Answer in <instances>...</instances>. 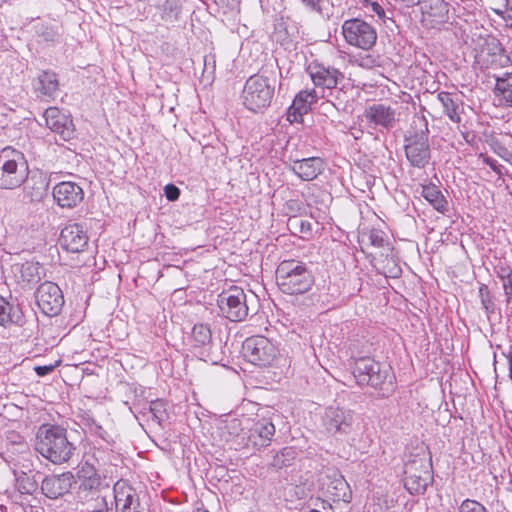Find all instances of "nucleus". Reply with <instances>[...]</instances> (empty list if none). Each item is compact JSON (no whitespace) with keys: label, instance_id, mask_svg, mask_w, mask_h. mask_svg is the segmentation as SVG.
<instances>
[{"label":"nucleus","instance_id":"72a5a7b5","mask_svg":"<svg viewBox=\"0 0 512 512\" xmlns=\"http://www.w3.org/2000/svg\"><path fill=\"white\" fill-rule=\"evenodd\" d=\"M459 512H489L487 508L476 500L465 499L460 507Z\"/></svg>","mask_w":512,"mask_h":512},{"label":"nucleus","instance_id":"4d7b16f0","mask_svg":"<svg viewBox=\"0 0 512 512\" xmlns=\"http://www.w3.org/2000/svg\"><path fill=\"white\" fill-rule=\"evenodd\" d=\"M31 268H33V266H32V265H30V264H26V265H23V266H22V269H23V270H24V269H26V270H30Z\"/></svg>","mask_w":512,"mask_h":512},{"label":"nucleus","instance_id":"f03ea898","mask_svg":"<svg viewBox=\"0 0 512 512\" xmlns=\"http://www.w3.org/2000/svg\"><path fill=\"white\" fill-rule=\"evenodd\" d=\"M279 289L288 295H300L308 292L314 285V277L307 266L296 260H284L276 269Z\"/></svg>","mask_w":512,"mask_h":512},{"label":"nucleus","instance_id":"c756f323","mask_svg":"<svg viewBox=\"0 0 512 512\" xmlns=\"http://www.w3.org/2000/svg\"><path fill=\"white\" fill-rule=\"evenodd\" d=\"M192 339L199 345H205L211 341V330L207 324H196L192 329Z\"/></svg>","mask_w":512,"mask_h":512},{"label":"nucleus","instance_id":"4be33fe9","mask_svg":"<svg viewBox=\"0 0 512 512\" xmlns=\"http://www.w3.org/2000/svg\"><path fill=\"white\" fill-rule=\"evenodd\" d=\"M421 194L438 212L444 214L447 211L448 202L436 185H423Z\"/></svg>","mask_w":512,"mask_h":512},{"label":"nucleus","instance_id":"b1692460","mask_svg":"<svg viewBox=\"0 0 512 512\" xmlns=\"http://www.w3.org/2000/svg\"><path fill=\"white\" fill-rule=\"evenodd\" d=\"M348 488L347 482L342 478L329 479L322 486L323 494L332 501L345 500V491Z\"/></svg>","mask_w":512,"mask_h":512},{"label":"nucleus","instance_id":"09e8293b","mask_svg":"<svg viewBox=\"0 0 512 512\" xmlns=\"http://www.w3.org/2000/svg\"><path fill=\"white\" fill-rule=\"evenodd\" d=\"M300 227H301L300 231L302 233L308 234V233H311V231H312L311 224L309 222L301 221Z\"/></svg>","mask_w":512,"mask_h":512},{"label":"nucleus","instance_id":"cd10ccee","mask_svg":"<svg viewBox=\"0 0 512 512\" xmlns=\"http://www.w3.org/2000/svg\"><path fill=\"white\" fill-rule=\"evenodd\" d=\"M496 92L501 98L512 106V72L505 73L496 78Z\"/></svg>","mask_w":512,"mask_h":512},{"label":"nucleus","instance_id":"f704fd0d","mask_svg":"<svg viewBox=\"0 0 512 512\" xmlns=\"http://www.w3.org/2000/svg\"><path fill=\"white\" fill-rule=\"evenodd\" d=\"M11 322V305L2 296H0V325Z\"/></svg>","mask_w":512,"mask_h":512},{"label":"nucleus","instance_id":"dca6fc26","mask_svg":"<svg viewBox=\"0 0 512 512\" xmlns=\"http://www.w3.org/2000/svg\"><path fill=\"white\" fill-rule=\"evenodd\" d=\"M354 420V413L340 407H329L325 411L324 424L333 433L347 432Z\"/></svg>","mask_w":512,"mask_h":512},{"label":"nucleus","instance_id":"a878e982","mask_svg":"<svg viewBox=\"0 0 512 512\" xmlns=\"http://www.w3.org/2000/svg\"><path fill=\"white\" fill-rule=\"evenodd\" d=\"M78 477L82 485L87 489H97L101 485V476L95 467L89 463H84L78 471Z\"/></svg>","mask_w":512,"mask_h":512},{"label":"nucleus","instance_id":"423d86ee","mask_svg":"<svg viewBox=\"0 0 512 512\" xmlns=\"http://www.w3.org/2000/svg\"><path fill=\"white\" fill-rule=\"evenodd\" d=\"M341 32L348 45L364 51L370 50L377 41L375 27L360 18L345 20Z\"/></svg>","mask_w":512,"mask_h":512},{"label":"nucleus","instance_id":"3c124183","mask_svg":"<svg viewBox=\"0 0 512 512\" xmlns=\"http://www.w3.org/2000/svg\"><path fill=\"white\" fill-rule=\"evenodd\" d=\"M489 164V166L491 167V169H493L497 174H499V176L502 175V172L501 170L496 166L495 162L493 161H490V162H487Z\"/></svg>","mask_w":512,"mask_h":512},{"label":"nucleus","instance_id":"0eeeda50","mask_svg":"<svg viewBox=\"0 0 512 512\" xmlns=\"http://www.w3.org/2000/svg\"><path fill=\"white\" fill-rule=\"evenodd\" d=\"M38 308L46 316H57L64 305L61 288L54 282L45 281L39 285L35 293Z\"/></svg>","mask_w":512,"mask_h":512},{"label":"nucleus","instance_id":"6ab92c4d","mask_svg":"<svg viewBox=\"0 0 512 512\" xmlns=\"http://www.w3.org/2000/svg\"><path fill=\"white\" fill-rule=\"evenodd\" d=\"M423 21L432 25L445 21L448 13V4L444 0H421L419 2Z\"/></svg>","mask_w":512,"mask_h":512},{"label":"nucleus","instance_id":"13d9d810","mask_svg":"<svg viewBox=\"0 0 512 512\" xmlns=\"http://www.w3.org/2000/svg\"><path fill=\"white\" fill-rule=\"evenodd\" d=\"M197 512H209V511L206 509H198Z\"/></svg>","mask_w":512,"mask_h":512},{"label":"nucleus","instance_id":"864d4df0","mask_svg":"<svg viewBox=\"0 0 512 512\" xmlns=\"http://www.w3.org/2000/svg\"><path fill=\"white\" fill-rule=\"evenodd\" d=\"M301 160H309V161H312V160H321L319 157H308V158H302Z\"/></svg>","mask_w":512,"mask_h":512},{"label":"nucleus","instance_id":"412c9836","mask_svg":"<svg viewBox=\"0 0 512 512\" xmlns=\"http://www.w3.org/2000/svg\"><path fill=\"white\" fill-rule=\"evenodd\" d=\"M437 99L441 103L443 107V111L445 115L455 123H460L461 117H460V104L457 97H454L453 94L441 91L437 95Z\"/></svg>","mask_w":512,"mask_h":512},{"label":"nucleus","instance_id":"c85d7f7f","mask_svg":"<svg viewBox=\"0 0 512 512\" xmlns=\"http://www.w3.org/2000/svg\"><path fill=\"white\" fill-rule=\"evenodd\" d=\"M293 172L304 181H311L320 172L319 167L314 165V162H293Z\"/></svg>","mask_w":512,"mask_h":512},{"label":"nucleus","instance_id":"603ef678","mask_svg":"<svg viewBox=\"0 0 512 512\" xmlns=\"http://www.w3.org/2000/svg\"><path fill=\"white\" fill-rule=\"evenodd\" d=\"M508 364H509V377L512 381V353L508 356Z\"/></svg>","mask_w":512,"mask_h":512},{"label":"nucleus","instance_id":"e433bc0d","mask_svg":"<svg viewBox=\"0 0 512 512\" xmlns=\"http://www.w3.org/2000/svg\"><path fill=\"white\" fill-rule=\"evenodd\" d=\"M23 153L8 146L0 151V160H22Z\"/></svg>","mask_w":512,"mask_h":512},{"label":"nucleus","instance_id":"473e14b6","mask_svg":"<svg viewBox=\"0 0 512 512\" xmlns=\"http://www.w3.org/2000/svg\"><path fill=\"white\" fill-rule=\"evenodd\" d=\"M479 296L481 299V303L483 308L487 313H492L494 311V303L492 300V296L490 290L487 285L481 284L479 287Z\"/></svg>","mask_w":512,"mask_h":512},{"label":"nucleus","instance_id":"6e6d98bb","mask_svg":"<svg viewBox=\"0 0 512 512\" xmlns=\"http://www.w3.org/2000/svg\"><path fill=\"white\" fill-rule=\"evenodd\" d=\"M494 12L503 19L504 10H494Z\"/></svg>","mask_w":512,"mask_h":512},{"label":"nucleus","instance_id":"6e6552de","mask_svg":"<svg viewBox=\"0 0 512 512\" xmlns=\"http://www.w3.org/2000/svg\"><path fill=\"white\" fill-rule=\"evenodd\" d=\"M306 72L314 86L322 90L334 89L344 80V74L340 70L318 61L310 62L306 67Z\"/></svg>","mask_w":512,"mask_h":512},{"label":"nucleus","instance_id":"5fc2aeb1","mask_svg":"<svg viewBox=\"0 0 512 512\" xmlns=\"http://www.w3.org/2000/svg\"><path fill=\"white\" fill-rule=\"evenodd\" d=\"M371 2H373V1L372 0H362L363 5L366 7H368L371 4Z\"/></svg>","mask_w":512,"mask_h":512},{"label":"nucleus","instance_id":"2f4dec72","mask_svg":"<svg viewBox=\"0 0 512 512\" xmlns=\"http://www.w3.org/2000/svg\"><path fill=\"white\" fill-rule=\"evenodd\" d=\"M301 2L311 11L316 12L321 17L330 19L331 14L323 0H301Z\"/></svg>","mask_w":512,"mask_h":512},{"label":"nucleus","instance_id":"39448f33","mask_svg":"<svg viewBox=\"0 0 512 512\" xmlns=\"http://www.w3.org/2000/svg\"><path fill=\"white\" fill-rule=\"evenodd\" d=\"M243 357L258 367H268L273 364L279 354L278 347L267 337L255 335L248 337L242 345Z\"/></svg>","mask_w":512,"mask_h":512},{"label":"nucleus","instance_id":"58836bf2","mask_svg":"<svg viewBox=\"0 0 512 512\" xmlns=\"http://www.w3.org/2000/svg\"><path fill=\"white\" fill-rule=\"evenodd\" d=\"M60 364H61V360L59 359L49 365L35 366L34 371L39 377H44V376L50 374L51 372H53L58 366H60Z\"/></svg>","mask_w":512,"mask_h":512},{"label":"nucleus","instance_id":"a18cd8bd","mask_svg":"<svg viewBox=\"0 0 512 512\" xmlns=\"http://www.w3.org/2000/svg\"><path fill=\"white\" fill-rule=\"evenodd\" d=\"M371 7V10L379 17L384 18L385 17V11L383 7L378 2H371L369 5Z\"/></svg>","mask_w":512,"mask_h":512},{"label":"nucleus","instance_id":"79ce46f5","mask_svg":"<svg viewBox=\"0 0 512 512\" xmlns=\"http://www.w3.org/2000/svg\"><path fill=\"white\" fill-rule=\"evenodd\" d=\"M306 113H300L298 114V111L297 110H294L293 109V104H291V106L289 107L288 111H287V120L290 122V123H298V122H301L302 121V117L305 115Z\"/></svg>","mask_w":512,"mask_h":512},{"label":"nucleus","instance_id":"8fccbe9b","mask_svg":"<svg viewBox=\"0 0 512 512\" xmlns=\"http://www.w3.org/2000/svg\"><path fill=\"white\" fill-rule=\"evenodd\" d=\"M371 243L377 247H381L383 245V239L374 235L373 233L370 235Z\"/></svg>","mask_w":512,"mask_h":512},{"label":"nucleus","instance_id":"9d476101","mask_svg":"<svg viewBox=\"0 0 512 512\" xmlns=\"http://www.w3.org/2000/svg\"><path fill=\"white\" fill-rule=\"evenodd\" d=\"M58 242L66 252L81 253L88 246L89 237L83 225L68 223L62 228Z\"/></svg>","mask_w":512,"mask_h":512},{"label":"nucleus","instance_id":"f3484780","mask_svg":"<svg viewBox=\"0 0 512 512\" xmlns=\"http://www.w3.org/2000/svg\"><path fill=\"white\" fill-rule=\"evenodd\" d=\"M116 512H136L138 498L134 488L124 480L114 485Z\"/></svg>","mask_w":512,"mask_h":512},{"label":"nucleus","instance_id":"ddd939ff","mask_svg":"<svg viewBox=\"0 0 512 512\" xmlns=\"http://www.w3.org/2000/svg\"><path fill=\"white\" fill-rule=\"evenodd\" d=\"M53 198L61 208L72 209L84 199L83 189L71 181H63L53 188Z\"/></svg>","mask_w":512,"mask_h":512},{"label":"nucleus","instance_id":"f257e3e1","mask_svg":"<svg viewBox=\"0 0 512 512\" xmlns=\"http://www.w3.org/2000/svg\"><path fill=\"white\" fill-rule=\"evenodd\" d=\"M35 449L56 465L68 462L75 450L68 440L66 429L52 424H43L38 428Z\"/></svg>","mask_w":512,"mask_h":512},{"label":"nucleus","instance_id":"9b49d317","mask_svg":"<svg viewBox=\"0 0 512 512\" xmlns=\"http://www.w3.org/2000/svg\"><path fill=\"white\" fill-rule=\"evenodd\" d=\"M28 162H0V187H19L28 177Z\"/></svg>","mask_w":512,"mask_h":512},{"label":"nucleus","instance_id":"7c9ffc66","mask_svg":"<svg viewBox=\"0 0 512 512\" xmlns=\"http://www.w3.org/2000/svg\"><path fill=\"white\" fill-rule=\"evenodd\" d=\"M405 486L411 494L422 493L427 486V478L421 476L408 475L405 480Z\"/></svg>","mask_w":512,"mask_h":512},{"label":"nucleus","instance_id":"2eb2a0df","mask_svg":"<svg viewBox=\"0 0 512 512\" xmlns=\"http://www.w3.org/2000/svg\"><path fill=\"white\" fill-rule=\"evenodd\" d=\"M75 484V477L72 472L67 471L58 475L46 476L41 485L42 492L50 499H57L68 493Z\"/></svg>","mask_w":512,"mask_h":512},{"label":"nucleus","instance_id":"de8ad7c7","mask_svg":"<svg viewBox=\"0 0 512 512\" xmlns=\"http://www.w3.org/2000/svg\"><path fill=\"white\" fill-rule=\"evenodd\" d=\"M503 20L505 21L507 26L512 27V9L511 8H507L504 10Z\"/></svg>","mask_w":512,"mask_h":512},{"label":"nucleus","instance_id":"37998d69","mask_svg":"<svg viewBox=\"0 0 512 512\" xmlns=\"http://www.w3.org/2000/svg\"><path fill=\"white\" fill-rule=\"evenodd\" d=\"M45 194H46V184L43 182L41 183V185L39 187L36 188L35 191L29 192V195H30V198L32 201L41 200Z\"/></svg>","mask_w":512,"mask_h":512},{"label":"nucleus","instance_id":"a19ab883","mask_svg":"<svg viewBox=\"0 0 512 512\" xmlns=\"http://www.w3.org/2000/svg\"><path fill=\"white\" fill-rule=\"evenodd\" d=\"M164 194L169 201H176L180 196V189L174 184H167L164 187Z\"/></svg>","mask_w":512,"mask_h":512},{"label":"nucleus","instance_id":"c9c22d12","mask_svg":"<svg viewBox=\"0 0 512 512\" xmlns=\"http://www.w3.org/2000/svg\"><path fill=\"white\" fill-rule=\"evenodd\" d=\"M163 13L166 16V19L177 18L179 7L177 5V1L175 0H165L162 4Z\"/></svg>","mask_w":512,"mask_h":512},{"label":"nucleus","instance_id":"49530a36","mask_svg":"<svg viewBox=\"0 0 512 512\" xmlns=\"http://www.w3.org/2000/svg\"><path fill=\"white\" fill-rule=\"evenodd\" d=\"M320 502L322 510L311 509L309 512H334L332 505L328 501L321 500Z\"/></svg>","mask_w":512,"mask_h":512},{"label":"nucleus","instance_id":"a211bd4d","mask_svg":"<svg viewBox=\"0 0 512 512\" xmlns=\"http://www.w3.org/2000/svg\"><path fill=\"white\" fill-rule=\"evenodd\" d=\"M365 116L369 122L387 130L394 127L396 121L395 110L384 104H373L366 109Z\"/></svg>","mask_w":512,"mask_h":512},{"label":"nucleus","instance_id":"4c0bfd02","mask_svg":"<svg viewBox=\"0 0 512 512\" xmlns=\"http://www.w3.org/2000/svg\"><path fill=\"white\" fill-rule=\"evenodd\" d=\"M150 411L154 417L160 422L163 420L166 409L165 403L162 400L152 401L150 404Z\"/></svg>","mask_w":512,"mask_h":512},{"label":"nucleus","instance_id":"393cba45","mask_svg":"<svg viewBox=\"0 0 512 512\" xmlns=\"http://www.w3.org/2000/svg\"><path fill=\"white\" fill-rule=\"evenodd\" d=\"M319 97L316 89L302 90L295 96L292 102L293 109L297 110L298 113H308Z\"/></svg>","mask_w":512,"mask_h":512},{"label":"nucleus","instance_id":"1a4fd4ad","mask_svg":"<svg viewBox=\"0 0 512 512\" xmlns=\"http://www.w3.org/2000/svg\"><path fill=\"white\" fill-rule=\"evenodd\" d=\"M476 59L477 63L485 69H500L506 67L510 62L502 44L496 38L485 40Z\"/></svg>","mask_w":512,"mask_h":512},{"label":"nucleus","instance_id":"ea45409f","mask_svg":"<svg viewBox=\"0 0 512 512\" xmlns=\"http://www.w3.org/2000/svg\"><path fill=\"white\" fill-rule=\"evenodd\" d=\"M503 289L508 303H512V270L507 275L502 276Z\"/></svg>","mask_w":512,"mask_h":512},{"label":"nucleus","instance_id":"4468645a","mask_svg":"<svg viewBox=\"0 0 512 512\" xmlns=\"http://www.w3.org/2000/svg\"><path fill=\"white\" fill-rule=\"evenodd\" d=\"M275 426L268 419H258L248 430L247 445L260 450L269 446L275 435Z\"/></svg>","mask_w":512,"mask_h":512},{"label":"nucleus","instance_id":"f8f14e48","mask_svg":"<svg viewBox=\"0 0 512 512\" xmlns=\"http://www.w3.org/2000/svg\"><path fill=\"white\" fill-rule=\"evenodd\" d=\"M47 127L59 134L63 140H69L74 136V125L69 115L57 107H49L44 112Z\"/></svg>","mask_w":512,"mask_h":512},{"label":"nucleus","instance_id":"052dcab7","mask_svg":"<svg viewBox=\"0 0 512 512\" xmlns=\"http://www.w3.org/2000/svg\"><path fill=\"white\" fill-rule=\"evenodd\" d=\"M512 178V175H509Z\"/></svg>","mask_w":512,"mask_h":512},{"label":"nucleus","instance_id":"20e7f679","mask_svg":"<svg viewBox=\"0 0 512 512\" xmlns=\"http://www.w3.org/2000/svg\"><path fill=\"white\" fill-rule=\"evenodd\" d=\"M220 315L232 322H240L248 316L249 308L243 288L232 285L217 296Z\"/></svg>","mask_w":512,"mask_h":512},{"label":"nucleus","instance_id":"5701e85b","mask_svg":"<svg viewBox=\"0 0 512 512\" xmlns=\"http://www.w3.org/2000/svg\"><path fill=\"white\" fill-rule=\"evenodd\" d=\"M375 365V363L365 358L357 362L355 378L360 385L376 386L378 384L374 375Z\"/></svg>","mask_w":512,"mask_h":512},{"label":"nucleus","instance_id":"c03bdc74","mask_svg":"<svg viewBox=\"0 0 512 512\" xmlns=\"http://www.w3.org/2000/svg\"><path fill=\"white\" fill-rule=\"evenodd\" d=\"M374 65H375V59L370 55L362 57L359 62V66H361L363 68H372Z\"/></svg>","mask_w":512,"mask_h":512},{"label":"nucleus","instance_id":"bb28decb","mask_svg":"<svg viewBox=\"0 0 512 512\" xmlns=\"http://www.w3.org/2000/svg\"><path fill=\"white\" fill-rule=\"evenodd\" d=\"M58 88L56 75L52 72L44 71L38 77L36 89L44 96H51Z\"/></svg>","mask_w":512,"mask_h":512},{"label":"nucleus","instance_id":"bf43d9fd","mask_svg":"<svg viewBox=\"0 0 512 512\" xmlns=\"http://www.w3.org/2000/svg\"><path fill=\"white\" fill-rule=\"evenodd\" d=\"M7 0H0V6L5 3Z\"/></svg>","mask_w":512,"mask_h":512},{"label":"nucleus","instance_id":"aec40b11","mask_svg":"<svg viewBox=\"0 0 512 512\" xmlns=\"http://www.w3.org/2000/svg\"><path fill=\"white\" fill-rule=\"evenodd\" d=\"M405 153L407 160H426L430 157L428 137L425 133L416 134L406 139Z\"/></svg>","mask_w":512,"mask_h":512},{"label":"nucleus","instance_id":"7ed1b4c3","mask_svg":"<svg viewBox=\"0 0 512 512\" xmlns=\"http://www.w3.org/2000/svg\"><path fill=\"white\" fill-rule=\"evenodd\" d=\"M274 96V85L271 80L263 75L250 76L242 91L244 106L254 112L267 108Z\"/></svg>","mask_w":512,"mask_h":512}]
</instances>
